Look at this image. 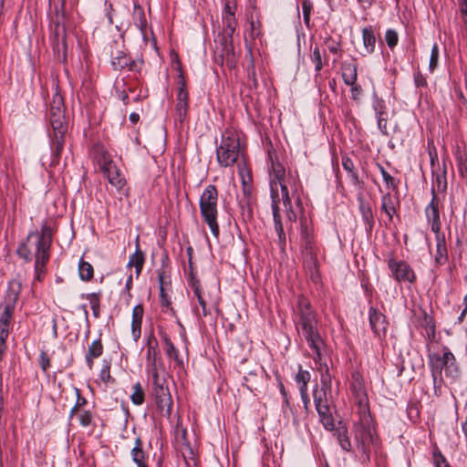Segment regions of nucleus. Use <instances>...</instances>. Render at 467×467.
Returning <instances> with one entry per match:
<instances>
[{
    "mask_svg": "<svg viewBox=\"0 0 467 467\" xmlns=\"http://www.w3.org/2000/svg\"><path fill=\"white\" fill-rule=\"evenodd\" d=\"M35 257V278L33 281V285L35 283L41 282L46 274V265L49 260V255L40 254H33Z\"/></svg>",
    "mask_w": 467,
    "mask_h": 467,
    "instance_id": "b1692460",
    "label": "nucleus"
},
{
    "mask_svg": "<svg viewBox=\"0 0 467 467\" xmlns=\"http://www.w3.org/2000/svg\"><path fill=\"white\" fill-rule=\"evenodd\" d=\"M190 285L193 289L194 295L202 294V289H201L200 282L195 277H192L191 278Z\"/></svg>",
    "mask_w": 467,
    "mask_h": 467,
    "instance_id": "338daca9",
    "label": "nucleus"
},
{
    "mask_svg": "<svg viewBox=\"0 0 467 467\" xmlns=\"http://www.w3.org/2000/svg\"><path fill=\"white\" fill-rule=\"evenodd\" d=\"M350 389L357 399L359 400V402H362L363 398L365 397V389L363 385V379L361 375L358 372H355L352 374V382L350 385Z\"/></svg>",
    "mask_w": 467,
    "mask_h": 467,
    "instance_id": "c756f323",
    "label": "nucleus"
},
{
    "mask_svg": "<svg viewBox=\"0 0 467 467\" xmlns=\"http://www.w3.org/2000/svg\"><path fill=\"white\" fill-rule=\"evenodd\" d=\"M103 353V345L100 339L94 340L88 347V353L86 354V362L88 367L91 369L93 367L94 359L100 357Z\"/></svg>",
    "mask_w": 467,
    "mask_h": 467,
    "instance_id": "bb28decb",
    "label": "nucleus"
},
{
    "mask_svg": "<svg viewBox=\"0 0 467 467\" xmlns=\"http://www.w3.org/2000/svg\"><path fill=\"white\" fill-rule=\"evenodd\" d=\"M130 455L137 467H150L149 454L144 451L143 441L140 437L135 439L134 446L131 448Z\"/></svg>",
    "mask_w": 467,
    "mask_h": 467,
    "instance_id": "f3484780",
    "label": "nucleus"
},
{
    "mask_svg": "<svg viewBox=\"0 0 467 467\" xmlns=\"http://www.w3.org/2000/svg\"><path fill=\"white\" fill-rule=\"evenodd\" d=\"M370 327L378 337H385L388 322L386 317L374 307L369 308L368 312Z\"/></svg>",
    "mask_w": 467,
    "mask_h": 467,
    "instance_id": "2eb2a0df",
    "label": "nucleus"
},
{
    "mask_svg": "<svg viewBox=\"0 0 467 467\" xmlns=\"http://www.w3.org/2000/svg\"><path fill=\"white\" fill-rule=\"evenodd\" d=\"M388 265L391 271V275L398 282H414L415 274L411 267L406 262L397 261L394 258H389L388 261Z\"/></svg>",
    "mask_w": 467,
    "mask_h": 467,
    "instance_id": "f8f14e48",
    "label": "nucleus"
},
{
    "mask_svg": "<svg viewBox=\"0 0 467 467\" xmlns=\"http://www.w3.org/2000/svg\"><path fill=\"white\" fill-rule=\"evenodd\" d=\"M270 188L275 229L279 239H285V232L283 229L281 215L279 213V203L282 202L287 219L290 222H295L296 220V214L292 209V203L285 183V170L279 162L272 163Z\"/></svg>",
    "mask_w": 467,
    "mask_h": 467,
    "instance_id": "f257e3e1",
    "label": "nucleus"
},
{
    "mask_svg": "<svg viewBox=\"0 0 467 467\" xmlns=\"http://www.w3.org/2000/svg\"><path fill=\"white\" fill-rule=\"evenodd\" d=\"M223 48L222 57H225L227 59L234 57V46H233V36L235 32L237 22L234 14H229L227 16H223Z\"/></svg>",
    "mask_w": 467,
    "mask_h": 467,
    "instance_id": "9d476101",
    "label": "nucleus"
},
{
    "mask_svg": "<svg viewBox=\"0 0 467 467\" xmlns=\"http://www.w3.org/2000/svg\"><path fill=\"white\" fill-rule=\"evenodd\" d=\"M380 173L386 187L389 190L396 191L398 189V182L381 165H379Z\"/></svg>",
    "mask_w": 467,
    "mask_h": 467,
    "instance_id": "a19ab883",
    "label": "nucleus"
},
{
    "mask_svg": "<svg viewBox=\"0 0 467 467\" xmlns=\"http://www.w3.org/2000/svg\"><path fill=\"white\" fill-rule=\"evenodd\" d=\"M300 243L305 255L310 261L315 259V242L313 231L306 217L300 218Z\"/></svg>",
    "mask_w": 467,
    "mask_h": 467,
    "instance_id": "9b49d317",
    "label": "nucleus"
},
{
    "mask_svg": "<svg viewBox=\"0 0 467 467\" xmlns=\"http://www.w3.org/2000/svg\"><path fill=\"white\" fill-rule=\"evenodd\" d=\"M356 439L361 443L364 451L377 442L376 431L369 414L364 415L360 423L356 426Z\"/></svg>",
    "mask_w": 467,
    "mask_h": 467,
    "instance_id": "1a4fd4ad",
    "label": "nucleus"
},
{
    "mask_svg": "<svg viewBox=\"0 0 467 467\" xmlns=\"http://www.w3.org/2000/svg\"><path fill=\"white\" fill-rule=\"evenodd\" d=\"M342 77L346 85L355 84L358 78L357 67L351 64L345 65L343 67Z\"/></svg>",
    "mask_w": 467,
    "mask_h": 467,
    "instance_id": "473e14b6",
    "label": "nucleus"
},
{
    "mask_svg": "<svg viewBox=\"0 0 467 467\" xmlns=\"http://www.w3.org/2000/svg\"><path fill=\"white\" fill-rule=\"evenodd\" d=\"M22 291V283L19 280L13 279L8 283L7 292L4 304L16 306L18 297Z\"/></svg>",
    "mask_w": 467,
    "mask_h": 467,
    "instance_id": "aec40b11",
    "label": "nucleus"
},
{
    "mask_svg": "<svg viewBox=\"0 0 467 467\" xmlns=\"http://www.w3.org/2000/svg\"><path fill=\"white\" fill-rule=\"evenodd\" d=\"M133 16L136 26L140 28L141 32H144L147 27V20L143 9L140 6H136Z\"/></svg>",
    "mask_w": 467,
    "mask_h": 467,
    "instance_id": "c9c22d12",
    "label": "nucleus"
},
{
    "mask_svg": "<svg viewBox=\"0 0 467 467\" xmlns=\"http://www.w3.org/2000/svg\"><path fill=\"white\" fill-rule=\"evenodd\" d=\"M51 242L52 230L50 226L44 223L40 234L37 231L29 233L26 242L18 246L17 254L26 262L32 260L33 254L49 255Z\"/></svg>",
    "mask_w": 467,
    "mask_h": 467,
    "instance_id": "7ed1b4c3",
    "label": "nucleus"
},
{
    "mask_svg": "<svg viewBox=\"0 0 467 467\" xmlns=\"http://www.w3.org/2000/svg\"><path fill=\"white\" fill-rule=\"evenodd\" d=\"M111 65L115 70H121L126 67L134 70L136 67V62L128 57L123 50H116L111 53Z\"/></svg>",
    "mask_w": 467,
    "mask_h": 467,
    "instance_id": "a211bd4d",
    "label": "nucleus"
},
{
    "mask_svg": "<svg viewBox=\"0 0 467 467\" xmlns=\"http://www.w3.org/2000/svg\"><path fill=\"white\" fill-rule=\"evenodd\" d=\"M431 201L425 208V215L429 223H431V231L435 234H440L441 223L440 219L439 201L434 188L431 189Z\"/></svg>",
    "mask_w": 467,
    "mask_h": 467,
    "instance_id": "4468645a",
    "label": "nucleus"
},
{
    "mask_svg": "<svg viewBox=\"0 0 467 467\" xmlns=\"http://www.w3.org/2000/svg\"><path fill=\"white\" fill-rule=\"evenodd\" d=\"M189 103H176L175 107V118L176 120L182 123L188 113Z\"/></svg>",
    "mask_w": 467,
    "mask_h": 467,
    "instance_id": "37998d69",
    "label": "nucleus"
},
{
    "mask_svg": "<svg viewBox=\"0 0 467 467\" xmlns=\"http://www.w3.org/2000/svg\"><path fill=\"white\" fill-rule=\"evenodd\" d=\"M296 380L300 385V392L307 391V384L310 380V373L306 370L300 369L296 376Z\"/></svg>",
    "mask_w": 467,
    "mask_h": 467,
    "instance_id": "4c0bfd02",
    "label": "nucleus"
},
{
    "mask_svg": "<svg viewBox=\"0 0 467 467\" xmlns=\"http://www.w3.org/2000/svg\"><path fill=\"white\" fill-rule=\"evenodd\" d=\"M460 12L462 20L464 26L467 27V1L463 0L461 3Z\"/></svg>",
    "mask_w": 467,
    "mask_h": 467,
    "instance_id": "69168bd1",
    "label": "nucleus"
},
{
    "mask_svg": "<svg viewBox=\"0 0 467 467\" xmlns=\"http://www.w3.org/2000/svg\"><path fill=\"white\" fill-rule=\"evenodd\" d=\"M316 410L317 411L319 420L324 426V428L327 431L334 430L335 423L334 419L330 410V407L328 403L326 404H319V406L316 407Z\"/></svg>",
    "mask_w": 467,
    "mask_h": 467,
    "instance_id": "4be33fe9",
    "label": "nucleus"
},
{
    "mask_svg": "<svg viewBox=\"0 0 467 467\" xmlns=\"http://www.w3.org/2000/svg\"><path fill=\"white\" fill-rule=\"evenodd\" d=\"M39 364L43 371H47V368L50 367V359L47 356V354L44 351L40 353L39 356Z\"/></svg>",
    "mask_w": 467,
    "mask_h": 467,
    "instance_id": "bf43d9fd",
    "label": "nucleus"
},
{
    "mask_svg": "<svg viewBox=\"0 0 467 467\" xmlns=\"http://www.w3.org/2000/svg\"><path fill=\"white\" fill-rule=\"evenodd\" d=\"M310 59L313 62V64L315 65V70L317 72H319L323 67V62H322V55H321V52H320L318 47L316 46L312 49V54L310 56Z\"/></svg>",
    "mask_w": 467,
    "mask_h": 467,
    "instance_id": "79ce46f5",
    "label": "nucleus"
},
{
    "mask_svg": "<svg viewBox=\"0 0 467 467\" xmlns=\"http://www.w3.org/2000/svg\"><path fill=\"white\" fill-rule=\"evenodd\" d=\"M216 154L217 161L223 167L232 166L240 158H244V150L236 131L228 130L223 134Z\"/></svg>",
    "mask_w": 467,
    "mask_h": 467,
    "instance_id": "20e7f679",
    "label": "nucleus"
},
{
    "mask_svg": "<svg viewBox=\"0 0 467 467\" xmlns=\"http://www.w3.org/2000/svg\"><path fill=\"white\" fill-rule=\"evenodd\" d=\"M101 172L107 178L109 182L112 186H114L118 191L120 192L123 190L124 186L126 185V180L120 173L119 169L116 166L115 163H113Z\"/></svg>",
    "mask_w": 467,
    "mask_h": 467,
    "instance_id": "6ab92c4d",
    "label": "nucleus"
},
{
    "mask_svg": "<svg viewBox=\"0 0 467 467\" xmlns=\"http://www.w3.org/2000/svg\"><path fill=\"white\" fill-rule=\"evenodd\" d=\"M349 86L351 87V98L355 100H358L362 92L361 87L356 83Z\"/></svg>",
    "mask_w": 467,
    "mask_h": 467,
    "instance_id": "0e129e2a",
    "label": "nucleus"
},
{
    "mask_svg": "<svg viewBox=\"0 0 467 467\" xmlns=\"http://www.w3.org/2000/svg\"><path fill=\"white\" fill-rule=\"evenodd\" d=\"M364 56L371 54L375 50L376 36L372 26L364 27L362 30Z\"/></svg>",
    "mask_w": 467,
    "mask_h": 467,
    "instance_id": "a878e982",
    "label": "nucleus"
},
{
    "mask_svg": "<svg viewBox=\"0 0 467 467\" xmlns=\"http://www.w3.org/2000/svg\"><path fill=\"white\" fill-rule=\"evenodd\" d=\"M378 119V128L383 134H388L387 130V122H388V113L386 115H379L376 116Z\"/></svg>",
    "mask_w": 467,
    "mask_h": 467,
    "instance_id": "13d9d810",
    "label": "nucleus"
},
{
    "mask_svg": "<svg viewBox=\"0 0 467 467\" xmlns=\"http://www.w3.org/2000/svg\"><path fill=\"white\" fill-rule=\"evenodd\" d=\"M439 47L437 44H434L431 47L429 68L430 71H433L438 66L439 60Z\"/></svg>",
    "mask_w": 467,
    "mask_h": 467,
    "instance_id": "09e8293b",
    "label": "nucleus"
},
{
    "mask_svg": "<svg viewBox=\"0 0 467 467\" xmlns=\"http://www.w3.org/2000/svg\"><path fill=\"white\" fill-rule=\"evenodd\" d=\"M130 400L135 405H141L144 402V390L140 382L133 386V391L130 395Z\"/></svg>",
    "mask_w": 467,
    "mask_h": 467,
    "instance_id": "e433bc0d",
    "label": "nucleus"
},
{
    "mask_svg": "<svg viewBox=\"0 0 467 467\" xmlns=\"http://www.w3.org/2000/svg\"><path fill=\"white\" fill-rule=\"evenodd\" d=\"M78 275L84 281L90 280L94 275L93 266L89 263L80 259L78 264Z\"/></svg>",
    "mask_w": 467,
    "mask_h": 467,
    "instance_id": "72a5a7b5",
    "label": "nucleus"
},
{
    "mask_svg": "<svg viewBox=\"0 0 467 467\" xmlns=\"http://www.w3.org/2000/svg\"><path fill=\"white\" fill-rule=\"evenodd\" d=\"M78 420L82 427H88L91 425L93 417L90 411L88 410H80L78 412Z\"/></svg>",
    "mask_w": 467,
    "mask_h": 467,
    "instance_id": "de8ad7c7",
    "label": "nucleus"
},
{
    "mask_svg": "<svg viewBox=\"0 0 467 467\" xmlns=\"http://www.w3.org/2000/svg\"><path fill=\"white\" fill-rule=\"evenodd\" d=\"M218 191L215 185L206 186L200 197V212L203 221L209 226L212 234L217 237L219 234L218 216Z\"/></svg>",
    "mask_w": 467,
    "mask_h": 467,
    "instance_id": "39448f33",
    "label": "nucleus"
},
{
    "mask_svg": "<svg viewBox=\"0 0 467 467\" xmlns=\"http://www.w3.org/2000/svg\"><path fill=\"white\" fill-rule=\"evenodd\" d=\"M15 307L6 304H3L0 312V327H10L11 320L13 318Z\"/></svg>",
    "mask_w": 467,
    "mask_h": 467,
    "instance_id": "2f4dec72",
    "label": "nucleus"
},
{
    "mask_svg": "<svg viewBox=\"0 0 467 467\" xmlns=\"http://www.w3.org/2000/svg\"><path fill=\"white\" fill-rule=\"evenodd\" d=\"M50 106L54 107V108H62V109H64V101H63L62 96L57 92L53 96V99H52V102H51Z\"/></svg>",
    "mask_w": 467,
    "mask_h": 467,
    "instance_id": "e2e57ef3",
    "label": "nucleus"
},
{
    "mask_svg": "<svg viewBox=\"0 0 467 467\" xmlns=\"http://www.w3.org/2000/svg\"><path fill=\"white\" fill-rule=\"evenodd\" d=\"M143 306L137 305L132 310L131 334L135 341H137L141 334V322L143 317Z\"/></svg>",
    "mask_w": 467,
    "mask_h": 467,
    "instance_id": "412c9836",
    "label": "nucleus"
},
{
    "mask_svg": "<svg viewBox=\"0 0 467 467\" xmlns=\"http://www.w3.org/2000/svg\"><path fill=\"white\" fill-rule=\"evenodd\" d=\"M348 178L351 182V183L359 191H362L364 189V181L361 180L358 176V171L354 170L350 172H348Z\"/></svg>",
    "mask_w": 467,
    "mask_h": 467,
    "instance_id": "8fccbe9b",
    "label": "nucleus"
},
{
    "mask_svg": "<svg viewBox=\"0 0 467 467\" xmlns=\"http://www.w3.org/2000/svg\"><path fill=\"white\" fill-rule=\"evenodd\" d=\"M448 260V253L445 242V236L441 234H436V254L435 262L441 265Z\"/></svg>",
    "mask_w": 467,
    "mask_h": 467,
    "instance_id": "393cba45",
    "label": "nucleus"
},
{
    "mask_svg": "<svg viewBox=\"0 0 467 467\" xmlns=\"http://www.w3.org/2000/svg\"><path fill=\"white\" fill-rule=\"evenodd\" d=\"M433 463L435 467H450L445 457L439 450L433 451Z\"/></svg>",
    "mask_w": 467,
    "mask_h": 467,
    "instance_id": "603ef678",
    "label": "nucleus"
},
{
    "mask_svg": "<svg viewBox=\"0 0 467 467\" xmlns=\"http://www.w3.org/2000/svg\"><path fill=\"white\" fill-rule=\"evenodd\" d=\"M312 3L310 0H303L302 2V12L304 16V22L308 25L310 21V14L312 10Z\"/></svg>",
    "mask_w": 467,
    "mask_h": 467,
    "instance_id": "864d4df0",
    "label": "nucleus"
},
{
    "mask_svg": "<svg viewBox=\"0 0 467 467\" xmlns=\"http://www.w3.org/2000/svg\"><path fill=\"white\" fill-rule=\"evenodd\" d=\"M153 381V395L156 404L162 416L170 417L172 409V398L168 388L167 380L161 373L150 375Z\"/></svg>",
    "mask_w": 467,
    "mask_h": 467,
    "instance_id": "0eeeda50",
    "label": "nucleus"
},
{
    "mask_svg": "<svg viewBox=\"0 0 467 467\" xmlns=\"http://www.w3.org/2000/svg\"><path fill=\"white\" fill-rule=\"evenodd\" d=\"M145 262V255L143 252L140 248L139 236L136 239V250L135 253L132 254L130 258L127 266L128 267H135V272L137 276H139L141 273Z\"/></svg>",
    "mask_w": 467,
    "mask_h": 467,
    "instance_id": "5701e85b",
    "label": "nucleus"
},
{
    "mask_svg": "<svg viewBox=\"0 0 467 467\" xmlns=\"http://www.w3.org/2000/svg\"><path fill=\"white\" fill-rule=\"evenodd\" d=\"M414 83L417 88H422L427 85L425 78L420 71L414 73Z\"/></svg>",
    "mask_w": 467,
    "mask_h": 467,
    "instance_id": "680f3d73",
    "label": "nucleus"
},
{
    "mask_svg": "<svg viewBox=\"0 0 467 467\" xmlns=\"http://www.w3.org/2000/svg\"><path fill=\"white\" fill-rule=\"evenodd\" d=\"M262 35L261 31V22L254 21L253 18L250 21V36L254 39L256 37H260Z\"/></svg>",
    "mask_w": 467,
    "mask_h": 467,
    "instance_id": "3c124183",
    "label": "nucleus"
},
{
    "mask_svg": "<svg viewBox=\"0 0 467 467\" xmlns=\"http://www.w3.org/2000/svg\"><path fill=\"white\" fill-rule=\"evenodd\" d=\"M337 438L340 447L346 451H349L351 450V442L348 435V431L345 428L337 430Z\"/></svg>",
    "mask_w": 467,
    "mask_h": 467,
    "instance_id": "f704fd0d",
    "label": "nucleus"
},
{
    "mask_svg": "<svg viewBox=\"0 0 467 467\" xmlns=\"http://www.w3.org/2000/svg\"><path fill=\"white\" fill-rule=\"evenodd\" d=\"M425 335L429 341H434L435 339V325L431 318L425 317Z\"/></svg>",
    "mask_w": 467,
    "mask_h": 467,
    "instance_id": "a18cd8bd",
    "label": "nucleus"
},
{
    "mask_svg": "<svg viewBox=\"0 0 467 467\" xmlns=\"http://www.w3.org/2000/svg\"><path fill=\"white\" fill-rule=\"evenodd\" d=\"M147 372L151 375L155 373L164 374V364L160 357L159 343L153 335H150L147 340Z\"/></svg>",
    "mask_w": 467,
    "mask_h": 467,
    "instance_id": "6e6552de",
    "label": "nucleus"
},
{
    "mask_svg": "<svg viewBox=\"0 0 467 467\" xmlns=\"http://www.w3.org/2000/svg\"><path fill=\"white\" fill-rule=\"evenodd\" d=\"M86 298L89 301L93 316L98 318L99 317L100 300L99 295L96 293L88 294Z\"/></svg>",
    "mask_w": 467,
    "mask_h": 467,
    "instance_id": "ea45409f",
    "label": "nucleus"
},
{
    "mask_svg": "<svg viewBox=\"0 0 467 467\" xmlns=\"http://www.w3.org/2000/svg\"><path fill=\"white\" fill-rule=\"evenodd\" d=\"M177 70L179 71L178 75V93H177V102L176 103H189V96L186 91V83L183 78L182 66L179 61H177Z\"/></svg>",
    "mask_w": 467,
    "mask_h": 467,
    "instance_id": "cd10ccee",
    "label": "nucleus"
},
{
    "mask_svg": "<svg viewBox=\"0 0 467 467\" xmlns=\"http://www.w3.org/2000/svg\"><path fill=\"white\" fill-rule=\"evenodd\" d=\"M327 389H315L313 396H314V403L315 407L319 406V404H326L328 403L327 401Z\"/></svg>",
    "mask_w": 467,
    "mask_h": 467,
    "instance_id": "c03bdc74",
    "label": "nucleus"
},
{
    "mask_svg": "<svg viewBox=\"0 0 467 467\" xmlns=\"http://www.w3.org/2000/svg\"><path fill=\"white\" fill-rule=\"evenodd\" d=\"M342 166L348 173L356 170L353 161L347 156L342 158Z\"/></svg>",
    "mask_w": 467,
    "mask_h": 467,
    "instance_id": "052dcab7",
    "label": "nucleus"
},
{
    "mask_svg": "<svg viewBox=\"0 0 467 467\" xmlns=\"http://www.w3.org/2000/svg\"><path fill=\"white\" fill-rule=\"evenodd\" d=\"M328 50L333 54H337L339 51V44L333 40H328L327 42Z\"/></svg>",
    "mask_w": 467,
    "mask_h": 467,
    "instance_id": "774afa93",
    "label": "nucleus"
},
{
    "mask_svg": "<svg viewBox=\"0 0 467 467\" xmlns=\"http://www.w3.org/2000/svg\"><path fill=\"white\" fill-rule=\"evenodd\" d=\"M295 324L301 338H304L313 351L314 360L321 359V347L324 342L318 330V321L310 302L304 296L297 300Z\"/></svg>",
    "mask_w": 467,
    "mask_h": 467,
    "instance_id": "f03ea898",
    "label": "nucleus"
},
{
    "mask_svg": "<svg viewBox=\"0 0 467 467\" xmlns=\"http://www.w3.org/2000/svg\"><path fill=\"white\" fill-rule=\"evenodd\" d=\"M164 342L166 344V354L168 355V357L177 358L178 351L174 347L173 343L171 341V339L168 337H165Z\"/></svg>",
    "mask_w": 467,
    "mask_h": 467,
    "instance_id": "5fc2aeb1",
    "label": "nucleus"
},
{
    "mask_svg": "<svg viewBox=\"0 0 467 467\" xmlns=\"http://www.w3.org/2000/svg\"><path fill=\"white\" fill-rule=\"evenodd\" d=\"M359 211H360V213L362 216V220L364 221V223L366 224L367 230L370 232L375 223L373 212H372L370 204L368 202H366L363 200H360Z\"/></svg>",
    "mask_w": 467,
    "mask_h": 467,
    "instance_id": "c85d7f7f",
    "label": "nucleus"
},
{
    "mask_svg": "<svg viewBox=\"0 0 467 467\" xmlns=\"http://www.w3.org/2000/svg\"><path fill=\"white\" fill-rule=\"evenodd\" d=\"M319 370L321 373V389L330 390L332 378L328 367L326 364L324 366L320 365Z\"/></svg>",
    "mask_w": 467,
    "mask_h": 467,
    "instance_id": "58836bf2",
    "label": "nucleus"
},
{
    "mask_svg": "<svg viewBox=\"0 0 467 467\" xmlns=\"http://www.w3.org/2000/svg\"><path fill=\"white\" fill-rule=\"evenodd\" d=\"M442 355L433 353L429 355V363L431 369V376L433 383L441 379L442 370H445V375L451 379L458 377V368L455 365L454 355L450 351L447 347H443Z\"/></svg>",
    "mask_w": 467,
    "mask_h": 467,
    "instance_id": "423d86ee",
    "label": "nucleus"
},
{
    "mask_svg": "<svg viewBox=\"0 0 467 467\" xmlns=\"http://www.w3.org/2000/svg\"><path fill=\"white\" fill-rule=\"evenodd\" d=\"M93 162L99 167L100 171H105L114 163L111 155L108 152L103 145L96 144L90 151Z\"/></svg>",
    "mask_w": 467,
    "mask_h": 467,
    "instance_id": "dca6fc26",
    "label": "nucleus"
},
{
    "mask_svg": "<svg viewBox=\"0 0 467 467\" xmlns=\"http://www.w3.org/2000/svg\"><path fill=\"white\" fill-rule=\"evenodd\" d=\"M373 108H374L376 116L387 114L386 106L382 99H375V101L373 103Z\"/></svg>",
    "mask_w": 467,
    "mask_h": 467,
    "instance_id": "4d7b16f0",
    "label": "nucleus"
},
{
    "mask_svg": "<svg viewBox=\"0 0 467 467\" xmlns=\"http://www.w3.org/2000/svg\"><path fill=\"white\" fill-rule=\"evenodd\" d=\"M437 189L439 192H445L447 189L446 171H443L441 174L436 177Z\"/></svg>",
    "mask_w": 467,
    "mask_h": 467,
    "instance_id": "6e6d98bb",
    "label": "nucleus"
},
{
    "mask_svg": "<svg viewBox=\"0 0 467 467\" xmlns=\"http://www.w3.org/2000/svg\"><path fill=\"white\" fill-rule=\"evenodd\" d=\"M380 209L387 214L389 222H391L393 220V215L396 213V209L394 207L393 200L389 192L385 193L381 197Z\"/></svg>",
    "mask_w": 467,
    "mask_h": 467,
    "instance_id": "7c9ffc66",
    "label": "nucleus"
},
{
    "mask_svg": "<svg viewBox=\"0 0 467 467\" xmlns=\"http://www.w3.org/2000/svg\"><path fill=\"white\" fill-rule=\"evenodd\" d=\"M50 125L53 130L52 149L56 157H59L65 145V135L67 130V126L65 119H52Z\"/></svg>",
    "mask_w": 467,
    "mask_h": 467,
    "instance_id": "ddd939ff",
    "label": "nucleus"
},
{
    "mask_svg": "<svg viewBox=\"0 0 467 467\" xmlns=\"http://www.w3.org/2000/svg\"><path fill=\"white\" fill-rule=\"evenodd\" d=\"M385 40L389 47L393 48L398 44V33L393 29H388L385 34Z\"/></svg>",
    "mask_w": 467,
    "mask_h": 467,
    "instance_id": "49530a36",
    "label": "nucleus"
}]
</instances>
